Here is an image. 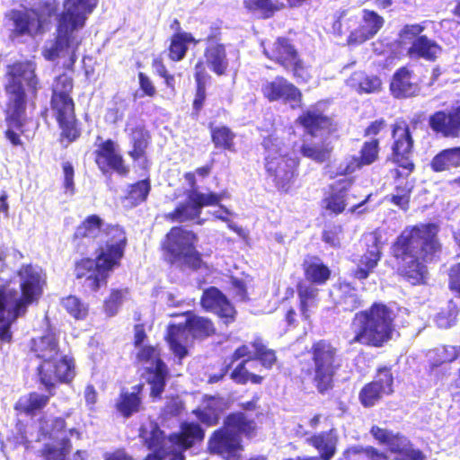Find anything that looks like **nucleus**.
Masks as SVG:
<instances>
[{
    "mask_svg": "<svg viewBox=\"0 0 460 460\" xmlns=\"http://www.w3.org/2000/svg\"><path fill=\"white\" fill-rule=\"evenodd\" d=\"M182 315H189L185 323L169 324L164 337L172 352L180 359L188 354V349L184 345L188 340L187 330L194 338L199 339L211 337L217 332L214 322L210 318L195 315L191 311H186Z\"/></svg>",
    "mask_w": 460,
    "mask_h": 460,
    "instance_id": "10",
    "label": "nucleus"
},
{
    "mask_svg": "<svg viewBox=\"0 0 460 460\" xmlns=\"http://www.w3.org/2000/svg\"><path fill=\"white\" fill-rule=\"evenodd\" d=\"M194 79L196 83V91L192 102L191 116L198 119L207 97L206 82L210 79V75L206 70L205 64L201 60H199L194 66Z\"/></svg>",
    "mask_w": 460,
    "mask_h": 460,
    "instance_id": "38",
    "label": "nucleus"
},
{
    "mask_svg": "<svg viewBox=\"0 0 460 460\" xmlns=\"http://www.w3.org/2000/svg\"><path fill=\"white\" fill-rule=\"evenodd\" d=\"M31 351L41 361L49 360L61 355L58 336L52 330L31 341Z\"/></svg>",
    "mask_w": 460,
    "mask_h": 460,
    "instance_id": "31",
    "label": "nucleus"
},
{
    "mask_svg": "<svg viewBox=\"0 0 460 460\" xmlns=\"http://www.w3.org/2000/svg\"><path fill=\"white\" fill-rule=\"evenodd\" d=\"M296 122L311 137H316L320 131L332 133L336 130V124L332 118L317 110L304 111L296 118Z\"/></svg>",
    "mask_w": 460,
    "mask_h": 460,
    "instance_id": "25",
    "label": "nucleus"
},
{
    "mask_svg": "<svg viewBox=\"0 0 460 460\" xmlns=\"http://www.w3.org/2000/svg\"><path fill=\"white\" fill-rule=\"evenodd\" d=\"M337 460H374V447H349Z\"/></svg>",
    "mask_w": 460,
    "mask_h": 460,
    "instance_id": "58",
    "label": "nucleus"
},
{
    "mask_svg": "<svg viewBox=\"0 0 460 460\" xmlns=\"http://www.w3.org/2000/svg\"><path fill=\"white\" fill-rule=\"evenodd\" d=\"M460 358V346H443L429 352V364H452Z\"/></svg>",
    "mask_w": 460,
    "mask_h": 460,
    "instance_id": "54",
    "label": "nucleus"
},
{
    "mask_svg": "<svg viewBox=\"0 0 460 460\" xmlns=\"http://www.w3.org/2000/svg\"><path fill=\"white\" fill-rule=\"evenodd\" d=\"M144 374L146 382L150 386L149 396L153 401H160L170 377L167 365L162 358H157L155 366L146 367Z\"/></svg>",
    "mask_w": 460,
    "mask_h": 460,
    "instance_id": "27",
    "label": "nucleus"
},
{
    "mask_svg": "<svg viewBox=\"0 0 460 460\" xmlns=\"http://www.w3.org/2000/svg\"><path fill=\"white\" fill-rule=\"evenodd\" d=\"M261 91L262 96L270 102L282 101L285 103H290L293 109L302 106V92L282 75H278L273 80L263 84Z\"/></svg>",
    "mask_w": 460,
    "mask_h": 460,
    "instance_id": "20",
    "label": "nucleus"
},
{
    "mask_svg": "<svg viewBox=\"0 0 460 460\" xmlns=\"http://www.w3.org/2000/svg\"><path fill=\"white\" fill-rule=\"evenodd\" d=\"M49 110L55 120L76 115L73 96H50Z\"/></svg>",
    "mask_w": 460,
    "mask_h": 460,
    "instance_id": "45",
    "label": "nucleus"
},
{
    "mask_svg": "<svg viewBox=\"0 0 460 460\" xmlns=\"http://www.w3.org/2000/svg\"><path fill=\"white\" fill-rule=\"evenodd\" d=\"M204 58L209 69L217 76L226 75L228 72L229 61L226 45L222 42V29L213 24L209 27L208 34L204 38Z\"/></svg>",
    "mask_w": 460,
    "mask_h": 460,
    "instance_id": "16",
    "label": "nucleus"
},
{
    "mask_svg": "<svg viewBox=\"0 0 460 460\" xmlns=\"http://www.w3.org/2000/svg\"><path fill=\"white\" fill-rule=\"evenodd\" d=\"M60 305L76 321L84 320L89 314V305L75 295L62 297Z\"/></svg>",
    "mask_w": 460,
    "mask_h": 460,
    "instance_id": "49",
    "label": "nucleus"
},
{
    "mask_svg": "<svg viewBox=\"0 0 460 460\" xmlns=\"http://www.w3.org/2000/svg\"><path fill=\"white\" fill-rule=\"evenodd\" d=\"M199 212L197 211L192 201L181 202L173 210L164 214V218L170 223H185L199 218Z\"/></svg>",
    "mask_w": 460,
    "mask_h": 460,
    "instance_id": "47",
    "label": "nucleus"
},
{
    "mask_svg": "<svg viewBox=\"0 0 460 460\" xmlns=\"http://www.w3.org/2000/svg\"><path fill=\"white\" fill-rule=\"evenodd\" d=\"M35 70V63L30 60L16 61L6 66V83L4 85L6 101L4 113L7 128L4 134L13 146L23 145L21 135L24 134L26 111L30 104L25 86L36 90L38 80ZM31 103L34 106L33 102Z\"/></svg>",
    "mask_w": 460,
    "mask_h": 460,
    "instance_id": "2",
    "label": "nucleus"
},
{
    "mask_svg": "<svg viewBox=\"0 0 460 460\" xmlns=\"http://www.w3.org/2000/svg\"><path fill=\"white\" fill-rule=\"evenodd\" d=\"M108 240L101 247L95 259L82 258L75 263V278L84 295L97 293L108 284L114 268L120 265L128 239L123 227L119 225L108 226L105 229Z\"/></svg>",
    "mask_w": 460,
    "mask_h": 460,
    "instance_id": "3",
    "label": "nucleus"
},
{
    "mask_svg": "<svg viewBox=\"0 0 460 460\" xmlns=\"http://www.w3.org/2000/svg\"><path fill=\"white\" fill-rule=\"evenodd\" d=\"M298 297V309L303 321L311 322V310L316 307L319 301V289L303 281H299L296 286Z\"/></svg>",
    "mask_w": 460,
    "mask_h": 460,
    "instance_id": "37",
    "label": "nucleus"
},
{
    "mask_svg": "<svg viewBox=\"0 0 460 460\" xmlns=\"http://www.w3.org/2000/svg\"><path fill=\"white\" fill-rule=\"evenodd\" d=\"M395 316L394 306L376 304V347L383 346L398 334L394 324Z\"/></svg>",
    "mask_w": 460,
    "mask_h": 460,
    "instance_id": "21",
    "label": "nucleus"
},
{
    "mask_svg": "<svg viewBox=\"0 0 460 460\" xmlns=\"http://www.w3.org/2000/svg\"><path fill=\"white\" fill-rule=\"evenodd\" d=\"M207 447L211 455H217L224 460H241L244 451L242 438L224 425L211 433Z\"/></svg>",
    "mask_w": 460,
    "mask_h": 460,
    "instance_id": "17",
    "label": "nucleus"
},
{
    "mask_svg": "<svg viewBox=\"0 0 460 460\" xmlns=\"http://www.w3.org/2000/svg\"><path fill=\"white\" fill-rule=\"evenodd\" d=\"M393 392V376L389 368H379L376 374V399Z\"/></svg>",
    "mask_w": 460,
    "mask_h": 460,
    "instance_id": "57",
    "label": "nucleus"
},
{
    "mask_svg": "<svg viewBox=\"0 0 460 460\" xmlns=\"http://www.w3.org/2000/svg\"><path fill=\"white\" fill-rule=\"evenodd\" d=\"M109 225H106L104 227V223L102 218L97 214H91L85 217V218L80 222V224L75 227L73 234H72V242H74L77 246L82 243L84 239H93L95 240L102 231L104 232L108 240V235L105 232L106 227Z\"/></svg>",
    "mask_w": 460,
    "mask_h": 460,
    "instance_id": "36",
    "label": "nucleus"
},
{
    "mask_svg": "<svg viewBox=\"0 0 460 460\" xmlns=\"http://www.w3.org/2000/svg\"><path fill=\"white\" fill-rule=\"evenodd\" d=\"M224 198V193H203L196 190L188 195L189 201H192L197 211L201 215L202 208L208 206H217Z\"/></svg>",
    "mask_w": 460,
    "mask_h": 460,
    "instance_id": "53",
    "label": "nucleus"
},
{
    "mask_svg": "<svg viewBox=\"0 0 460 460\" xmlns=\"http://www.w3.org/2000/svg\"><path fill=\"white\" fill-rule=\"evenodd\" d=\"M409 53L411 57L422 58L432 61L441 53V48L435 40L423 35L419 36L412 41Z\"/></svg>",
    "mask_w": 460,
    "mask_h": 460,
    "instance_id": "43",
    "label": "nucleus"
},
{
    "mask_svg": "<svg viewBox=\"0 0 460 460\" xmlns=\"http://www.w3.org/2000/svg\"><path fill=\"white\" fill-rule=\"evenodd\" d=\"M392 137L394 160L402 171L399 169L391 171L392 177L395 180L396 190V193L392 195L391 200L400 208L406 210L412 190V184L407 181V177L414 169L411 161L413 139L410 128L404 121L397 122L394 126Z\"/></svg>",
    "mask_w": 460,
    "mask_h": 460,
    "instance_id": "8",
    "label": "nucleus"
},
{
    "mask_svg": "<svg viewBox=\"0 0 460 460\" xmlns=\"http://www.w3.org/2000/svg\"><path fill=\"white\" fill-rule=\"evenodd\" d=\"M93 159L99 172L104 176L117 174L127 178L130 167L127 164L119 144L112 138L103 139L100 135L95 138Z\"/></svg>",
    "mask_w": 460,
    "mask_h": 460,
    "instance_id": "12",
    "label": "nucleus"
},
{
    "mask_svg": "<svg viewBox=\"0 0 460 460\" xmlns=\"http://www.w3.org/2000/svg\"><path fill=\"white\" fill-rule=\"evenodd\" d=\"M199 305L203 311L213 314L226 325L234 323L237 310L230 299L217 287L206 288L200 296Z\"/></svg>",
    "mask_w": 460,
    "mask_h": 460,
    "instance_id": "18",
    "label": "nucleus"
},
{
    "mask_svg": "<svg viewBox=\"0 0 460 460\" xmlns=\"http://www.w3.org/2000/svg\"><path fill=\"white\" fill-rule=\"evenodd\" d=\"M36 371L40 384L50 395H55L57 385L72 384L76 374L74 358L63 354L40 361Z\"/></svg>",
    "mask_w": 460,
    "mask_h": 460,
    "instance_id": "13",
    "label": "nucleus"
},
{
    "mask_svg": "<svg viewBox=\"0 0 460 460\" xmlns=\"http://www.w3.org/2000/svg\"><path fill=\"white\" fill-rule=\"evenodd\" d=\"M263 53L269 60L291 73L296 81L307 83L311 79L308 66L290 39L278 37L273 43L264 48Z\"/></svg>",
    "mask_w": 460,
    "mask_h": 460,
    "instance_id": "11",
    "label": "nucleus"
},
{
    "mask_svg": "<svg viewBox=\"0 0 460 460\" xmlns=\"http://www.w3.org/2000/svg\"><path fill=\"white\" fill-rule=\"evenodd\" d=\"M352 185V177H345L335 181L334 185L331 186L332 192L323 200L324 208L335 215H339L346 209L348 204L351 203V208H349L351 213L356 212L357 209L366 204L369 200L371 193L367 194L360 201L354 202L357 199L356 194H347Z\"/></svg>",
    "mask_w": 460,
    "mask_h": 460,
    "instance_id": "19",
    "label": "nucleus"
},
{
    "mask_svg": "<svg viewBox=\"0 0 460 460\" xmlns=\"http://www.w3.org/2000/svg\"><path fill=\"white\" fill-rule=\"evenodd\" d=\"M4 25L9 28V37L12 40L33 36L43 31L44 22L38 9L21 5L4 13Z\"/></svg>",
    "mask_w": 460,
    "mask_h": 460,
    "instance_id": "15",
    "label": "nucleus"
},
{
    "mask_svg": "<svg viewBox=\"0 0 460 460\" xmlns=\"http://www.w3.org/2000/svg\"><path fill=\"white\" fill-rule=\"evenodd\" d=\"M150 191V180L148 178L139 180L127 186L122 199L131 208L137 207L147 200Z\"/></svg>",
    "mask_w": 460,
    "mask_h": 460,
    "instance_id": "44",
    "label": "nucleus"
},
{
    "mask_svg": "<svg viewBox=\"0 0 460 460\" xmlns=\"http://www.w3.org/2000/svg\"><path fill=\"white\" fill-rule=\"evenodd\" d=\"M98 5V0H64V10L57 16L54 38L42 49L48 61H54L65 53H71L72 63L82 43L78 31L83 30L89 15Z\"/></svg>",
    "mask_w": 460,
    "mask_h": 460,
    "instance_id": "5",
    "label": "nucleus"
},
{
    "mask_svg": "<svg viewBox=\"0 0 460 460\" xmlns=\"http://www.w3.org/2000/svg\"><path fill=\"white\" fill-rule=\"evenodd\" d=\"M73 89V77L66 73H62L55 77L50 96H72Z\"/></svg>",
    "mask_w": 460,
    "mask_h": 460,
    "instance_id": "56",
    "label": "nucleus"
},
{
    "mask_svg": "<svg viewBox=\"0 0 460 460\" xmlns=\"http://www.w3.org/2000/svg\"><path fill=\"white\" fill-rule=\"evenodd\" d=\"M437 226L433 224L405 229L394 245V254L402 261L400 270L412 285L423 283L427 269L423 264L431 261L438 249Z\"/></svg>",
    "mask_w": 460,
    "mask_h": 460,
    "instance_id": "4",
    "label": "nucleus"
},
{
    "mask_svg": "<svg viewBox=\"0 0 460 460\" xmlns=\"http://www.w3.org/2000/svg\"><path fill=\"white\" fill-rule=\"evenodd\" d=\"M332 147L329 144H303L300 153L304 157L309 158L316 163L322 164L330 159Z\"/></svg>",
    "mask_w": 460,
    "mask_h": 460,
    "instance_id": "50",
    "label": "nucleus"
},
{
    "mask_svg": "<svg viewBox=\"0 0 460 460\" xmlns=\"http://www.w3.org/2000/svg\"><path fill=\"white\" fill-rule=\"evenodd\" d=\"M205 433L199 423L183 421L180 426V431L169 435L168 439L181 450H187L196 442L202 441Z\"/></svg>",
    "mask_w": 460,
    "mask_h": 460,
    "instance_id": "33",
    "label": "nucleus"
},
{
    "mask_svg": "<svg viewBox=\"0 0 460 460\" xmlns=\"http://www.w3.org/2000/svg\"><path fill=\"white\" fill-rule=\"evenodd\" d=\"M376 441L382 447L376 448V460H426L422 452L409 446L404 437L376 429Z\"/></svg>",
    "mask_w": 460,
    "mask_h": 460,
    "instance_id": "14",
    "label": "nucleus"
},
{
    "mask_svg": "<svg viewBox=\"0 0 460 460\" xmlns=\"http://www.w3.org/2000/svg\"><path fill=\"white\" fill-rule=\"evenodd\" d=\"M252 358L243 359L230 373V378L238 385H246L251 382L254 385H261L263 381V376L250 373L246 369V364Z\"/></svg>",
    "mask_w": 460,
    "mask_h": 460,
    "instance_id": "51",
    "label": "nucleus"
},
{
    "mask_svg": "<svg viewBox=\"0 0 460 460\" xmlns=\"http://www.w3.org/2000/svg\"><path fill=\"white\" fill-rule=\"evenodd\" d=\"M342 232V226L340 225H333L323 231L322 239L325 243L331 246L337 247L340 245V234Z\"/></svg>",
    "mask_w": 460,
    "mask_h": 460,
    "instance_id": "64",
    "label": "nucleus"
},
{
    "mask_svg": "<svg viewBox=\"0 0 460 460\" xmlns=\"http://www.w3.org/2000/svg\"><path fill=\"white\" fill-rule=\"evenodd\" d=\"M20 296L8 285H0V349L13 342L12 325L26 314L28 307L37 304L43 294L46 276L42 269L31 263L22 264L17 270Z\"/></svg>",
    "mask_w": 460,
    "mask_h": 460,
    "instance_id": "1",
    "label": "nucleus"
},
{
    "mask_svg": "<svg viewBox=\"0 0 460 460\" xmlns=\"http://www.w3.org/2000/svg\"><path fill=\"white\" fill-rule=\"evenodd\" d=\"M264 151L263 165L267 179L278 190L288 192L299 174L300 161L297 157L283 152L277 139L271 136L261 141Z\"/></svg>",
    "mask_w": 460,
    "mask_h": 460,
    "instance_id": "9",
    "label": "nucleus"
},
{
    "mask_svg": "<svg viewBox=\"0 0 460 460\" xmlns=\"http://www.w3.org/2000/svg\"><path fill=\"white\" fill-rule=\"evenodd\" d=\"M223 425L234 434H238V438L247 439L256 437L259 429L257 422L241 411L228 413L224 418Z\"/></svg>",
    "mask_w": 460,
    "mask_h": 460,
    "instance_id": "29",
    "label": "nucleus"
},
{
    "mask_svg": "<svg viewBox=\"0 0 460 460\" xmlns=\"http://www.w3.org/2000/svg\"><path fill=\"white\" fill-rule=\"evenodd\" d=\"M63 170V187L66 193L70 195L75 194V168L71 162L62 163Z\"/></svg>",
    "mask_w": 460,
    "mask_h": 460,
    "instance_id": "61",
    "label": "nucleus"
},
{
    "mask_svg": "<svg viewBox=\"0 0 460 460\" xmlns=\"http://www.w3.org/2000/svg\"><path fill=\"white\" fill-rule=\"evenodd\" d=\"M129 139V150L128 155L133 163L147 161V150L151 144L152 136L150 131L143 124H137L130 128L126 126Z\"/></svg>",
    "mask_w": 460,
    "mask_h": 460,
    "instance_id": "22",
    "label": "nucleus"
},
{
    "mask_svg": "<svg viewBox=\"0 0 460 460\" xmlns=\"http://www.w3.org/2000/svg\"><path fill=\"white\" fill-rule=\"evenodd\" d=\"M307 354L311 365L305 361L299 362L302 378H309L319 394L331 393L342 367L341 349L331 340L319 339L311 343Z\"/></svg>",
    "mask_w": 460,
    "mask_h": 460,
    "instance_id": "6",
    "label": "nucleus"
},
{
    "mask_svg": "<svg viewBox=\"0 0 460 460\" xmlns=\"http://www.w3.org/2000/svg\"><path fill=\"white\" fill-rule=\"evenodd\" d=\"M52 396L49 393L44 394L32 391L20 396L13 404V409L18 415L34 417L45 409Z\"/></svg>",
    "mask_w": 460,
    "mask_h": 460,
    "instance_id": "32",
    "label": "nucleus"
},
{
    "mask_svg": "<svg viewBox=\"0 0 460 460\" xmlns=\"http://www.w3.org/2000/svg\"><path fill=\"white\" fill-rule=\"evenodd\" d=\"M431 128L445 137H458L460 135V106L450 113L438 111L429 119Z\"/></svg>",
    "mask_w": 460,
    "mask_h": 460,
    "instance_id": "30",
    "label": "nucleus"
},
{
    "mask_svg": "<svg viewBox=\"0 0 460 460\" xmlns=\"http://www.w3.org/2000/svg\"><path fill=\"white\" fill-rule=\"evenodd\" d=\"M192 413L201 423L208 427L217 425L219 420L217 411L212 407L198 408L193 410Z\"/></svg>",
    "mask_w": 460,
    "mask_h": 460,
    "instance_id": "60",
    "label": "nucleus"
},
{
    "mask_svg": "<svg viewBox=\"0 0 460 460\" xmlns=\"http://www.w3.org/2000/svg\"><path fill=\"white\" fill-rule=\"evenodd\" d=\"M166 49L167 57L172 62H180L185 58L190 46H197L200 40L196 39L193 34L171 35Z\"/></svg>",
    "mask_w": 460,
    "mask_h": 460,
    "instance_id": "39",
    "label": "nucleus"
},
{
    "mask_svg": "<svg viewBox=\"0 0 460 460\" xmlns=\"http://www.w3.org/2000/svg\"><path fill=\"white\" fill-rule=\"evenodd\" d=\"M144 384L139 383L131 387V391H120L116 402V411L125 419H128L142 410Z\"/></svg>",
    "mask_w": 460,
    "mask_h": 460,
    "instance_id": "28",
    "label": "nucleus"
},
{
    "mask_svg": "<svg viewBox=\"0 0 460 460\" xmlns=\"http://www.w3.org/2000/svg\"><path fill=\"white\" fill-rule=\"evenodd\" d=\"M198 234L182 225L172 226L160 242L163 260L170 266L198 271L206 269L203 254L197 249Z\"/></svg>",
    "mask_w": 460,
    "mask_h": 460,
    "instance_id": "7",
    "label": "nucleus"
},
{
    "mask_svg": "<svg viewBox=\"0 0 460 460\" xmlns=\"http://www.w3.org/2000/svg\"><path fill=\"white\" fill-rule=\"evenodd\" d=\"M372 30L368 29L365 25H360L357 29H355L349 36L348 37L347 42L349 46H357L363 42H365L367 40H368L372 35Z\"/></svg>",
    "mask_w": 460,
    "mask_h": 460,
    "instance_id": "63",
    "label": "nucleus"
},
{
    "mask_svg": "<svg viewBox=\"0 0 460 460\" xmlns=\"http://www.w3.org/2000/svg\"><path fill=\"white\" fill-rule=\"evenodd\" d=\"M211 141L217 149L234 153L236 151L234 139L235 133L226 125L208 126Z\"/></svg>",
    "mask_w": 460,
    "mask_h": 460,
    "instance_id": "41",
    "label": "nucleus"
},
{
    "mask_svg": "<svg viewBox=\"0 0 460 460\" xmlns=\"http://www.w3.org/2000/svg\"><path fill=\"white\" fill-rule=\"evenodd\" d=\"M412 72L407 67L399 68L394 75L390 90L396 98H408L416 95L420 87Z\"/></svg>",
    "mask_w": 460,
    "mask_h": 460,
    "instance_id": "34",
    "label": "nucleus"
},
{
    "mask_svg": "<svg viewBox=\"0 0 460 460\" xmlns=\"http://www.w3.org/2000/svg\"><path fill=\"white\" fill-rule=\"evenodd\" d=\"M252 347L254 349V359L260 361L262 367L267 369L272 368L277 362L276 351L268 349L261 338H256L252 341Z\"/></svg>",
    "mask_w": 460,
    "mask_h": 460,
    "instance_id": "52",
    "label": "nucleus"
},
{
    "mask_svg": "<svg viewBox=\"0 0 460 460\" xmlns=\"http://www.w3.org/2000/svg\"><path fill=\"white\" fill-rule=\"evenodd\" d=\"M433 171L439 172L460 166V147H453L439 152L431 161Z\"/></svg>",
    "mask_w": 460,
    "mask_h": 460,
    "instance_id": "46",
    "label": "nucleus"
},
{
    "mask_svg": "<svg viewBox=\"0 0 460 460\" xmlns=\"http://www.w3.org/2000/svg\"><path fill=\"white\" fill-rule=\"evenodd\" d=\"M330 297L334 306L343 312H353L363 304L357 289L349 282H339L333 285Z\"/></svg>",
    "mask_w": 460,
    "mask_h": 460,
    "instance_id": "26",
    "label": "nucleus"
},
{
    "mask_svg": "<svg viewBox=\"0 0 460 460\" xmlns=\"http://www.w3.org/2000/svg\"><path fill=\"white\" fill-rule=\"evenodd\" d=\"M128 294V288H112L103 301L104 312L108 316H114Z\"/></svg>",
    "mask_w": 460,
    "mask_h": 460,
    "instance_id": "55",
    "label": "nucleus"
},
{
    "mask_svg": "<svg viewBox=\"0 0 460 460\" xmlns=\"http://www.w3.org/2000/svg\"><path fill=\"white\" fill-rule=\"evenodd\" d=\"M164 432L156 429L152 430L149 437L146 438V444L149 449L154 451L153 454H169L164 447Z\"/></svg>",
    "mask_w": 460,
    "mask_h": 460,
    "instance_id": "59",
    "label": "nucleus"
},
{
    "mask_svg": "<svg viewBox=\"0 0 460 460\" xmlns=\"http://www.w3.org/2000/svg\"><path fill=\"white\" fill-rule=\"evenodd\" d=\"M244 9L259 19L268 20L283 10L285 4L274 0H243Z\"/></svg>",
    "mask_w": 460,
    "mask_h": 460,
    "instance_id": "40",
    "label": "nucleus"
},
{
    "mask_svg": "<svg viewBox=\"0 0 460 460\" xmlns=\"http://www.w3.org/2000/svg\"><path fill=\"white\" fill-rule=\"evenodd\" d=\"M139 90L141 91V96L154 98L157 94L156 87L152 79L144 72H138L137 74Z\"/></svg>",
    "mask_w": 460,
    "mask_h": 460,
    "instance_id": "62",
    "label": "nucleus"
},
{
    "mask_svg": "<svg viewBox=\"0 0 460 460\" xmlns=\"http://www.w3.org/2000/svg\"><path fill=\"white\" fill-rule=\"evenodd\" d=\"M374 162V142H366L359 156H352L342 169L343 174H349L364 165L371 164Z\"/></svg>",
    "mask_w": 460,
    "mask_h": 460,
    "instance_id": "48",
    "label": "nucleus"
},
{
    "mask_svg": "<svg viewBox=\"0 0 460 460\" xmlns=\"http://www.w3.org/2000/svg\"><path fill=\"white\" fill-rule=\"evenodd\" d=\"M306 443L314 447L317 456H311L316 460H332L337 453L339 436L335 428L314 433L306 439Z\"/></svg>",
    "mask_w": 460,
    "mask_h": 460,
    "instance_id": "24",
    "label": "nucleus"
},
{
    "mask_svg": "<svg viewBox=\"0 0 460 460\" xmlns=\"http://www.w3.org/2000/svg\"><path fill=\"white\" fill-rule=\"evenodd\" d=\"M55 121L59 128L58 142L60 144H65L66 146L82 137V125L77 115Z\"/></svg>",
    "mask_w": 460,
    "mask_h": 460,
    "instance_id": "42",
    "label": "nucleus"
},
{
    "mask_svg": "<svg viewBox=\"0 0 460 460\" xmlns=\"http://www.w3.org/2000/svg\"><path fill=\"white\" fill-rule=\"evenodd\" d=\"M305 279L309 285L323 286L332 277V270L317 256H308L302 262Z\"/></svg>",
    "mask_w": 460,
    "mask_h": 460,
    "instance_id": "35",
    "label": "nucleus"
},
{
    "mask_svg": "<svg viewBox=\"0 0 460 460\" xmlns=\"http://www.w3.org/2000/svg\"><path fill=\"white\" fill-rule=\"evenodd\" d=\"M351 328L354 332V338L350 343L361 345H374V305L368 309L355 314Z\"/></svg>",
    "mask_w": 460,
    "mask_h": 460,
    "instance_id": "23",
    "label": "nucleus"
}]
</instances>
